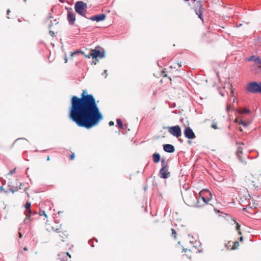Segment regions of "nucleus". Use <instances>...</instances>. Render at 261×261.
Segmentation results:
<instances>
[{
	"label": "nucleus",
	"mask_w": 261,
	"mask_h": 261,
	"mask_svg": "<svg viewBox=\"0 0 261 261\" xmlns=\"http://www.w3.org/2000/svg\"><path fill=\"white\" fill-rule=\"evenodd\" d=\"M0 191H4V189L2 186L0 187Z\"/></svg>",
	"instance_id": "de8ad7c7"
},
{
	"label": "nucleus",
	"mask_w": 261,
	"mask_h": 261,
	"mask_svg": "<svg viewBox=\"0 0 261 261\" xmlns=\"http://www.w3.org/2000/svg\"><path fill=\"white\" fill-rule=\"evenodd\" d=\"M59 237L61 238V240L63 242L65 241L64 238L63 236H61L60 234L59 235Z\"/></svg>",
	"instance_id": "79ce46f5"
},
{
	"label": "nucleus",
	"mask_w": 261,
	"mask_h": 261,
	"mask_svg": "<svg viewBox=\"0 0 261 261\" xmlns=\"http://www.w3.org/2000/svg\"><path fill=\"white\" fill-rule=\"evenodd\" d=\"M61 213H62V212H61V211H59V212H58V214H61Z\"/></svg>",
	"instance_id": "680f3d73"
},
{
	"label": "nucleus",
	"mask_w": 261,
	"mask_h": 261,
	"mask_svg": "<svg viewBox=\"0 0 261 261\" xmlns=\"http://www.w3.org/2000/svg\"><path fill=\"white\" fill-rule=\"evenodd\" d=\"M246 90L249 92L252 93H261V83L256 82H250L247 84Z\"/></svg>",
	"instance_id": "39448f33"
},
{
	"label": "nucleus",
	"mask_w": 261,
	"mask_h": 261,
	"mask_svg": "<svg viewBox=\"0 0 261 261\" xmlns=\"http://www.w3.org/2000/svg\"><path fill=\"white\" fill-rule=\"evenodd\" d=\"M87 9V5L86 3L83 1H77L75 3L74 5L75 11L79 15L86 18L85 15L86 10Z\"/></svg>",
	"instance_id": "20e7f679"
},
{
	"label": "nucleus",
	"mask_w": 261,
	"mask_h": 261,
	"mask_svg": "<svg viewBox=\"0 0 261 261\" xmlns=\"http://www.w3.org/2000/svg\"><path fill=\"white\" fill-rule=\"evenodd\" d=\"M211 127L214 129H217V124L215 122H213V123L212 124Z\"/></svg>",
	"instance_id": "72a5a7b5"
},
{
	"label": "nucleus",
	"mask_w": 261,
	"mask_h": 261,
	"mask_svg": "<svg viewBox=\"0 0 261 261\" xmlns=\"http://www.w3.org/2000/svg\"><path fill=\"white\" fill-rule=\"evenodd\" d=\"M255 58H256V56H251V57L246 59V60L248 61V62H250V61H254V62H255Z\"/></svg>",
	"instance_id": "cd10ccee"
},
{
	"label": "nucleus",
	"mask_w": 261,
	"mask_h": 261,
	"mask_svg": "<svg viewBox=\"0 0 261 261\" xmlns=\"http://www.w3.org/2000/svg\"><path fill=\"white\" fill-rule=\"evenodd\" d=\"M196 14L198 16V17L202 20V12L200 10H199L198 11H196Z\"/></svg>",
	"instance_id": "c756f323"
},
{
	"label": "nucleus",
	"mask_w": 261,
	"mask_h": 261,
	"mask_svg": "<svg viewBox=\"0 0 261 261\" xmlns=\"http://www.w3.org/2000/svg\"><path fill=\"white\" fill-rule=\"evenodd\" d=\"M74 153H72L70 155H69V159L71 160H72L74 159Z\"/></svg>",
	"instance_id": "c9c22d12"
},
{
	"label": "nucleus",
	"mask_w": 261,
	"mask_h": 261,
	"mask_svg": "<svg viewBox=\"0 0 261 261\" xmlns=\"http://www.w3.org/2000/svg\"><path fill=\"white\" fill-rule=\"evenodd\" d=\"M39 215L40 216L44 215L45 217H47V215H46L44 211H40Z\"/></svg>",
	"instance_id": "473e14b6"
},
{
	"label": "nucleus",
	"mask_w": 261,
	"mask_h": 261,
	"mask_svg": "<svg viewBox=\"0 0 261 261\" xmlns=\"http://www.w3.org/2000/svg\"><path fill=\"white\" fill-rule=\"evenodd\" d=\"M49 34L52 37H54L55 36V33L53 31H50L49 32Z\"/></svg>",
	"instance_id": "ea45409f"
},
{
	"label": "nucleus",
	"mask_w": 261,
	"mask_h": 261,
	"mask_svg": "<svg viewBox=\"0 0 261 261\" xmlns=\"http://www.w3.org/2000/svg\"><path fill=\"white\" fill-rule=\"evenodd\" d=\"M23 250H25V251H27L28 250V248L27 247H25L24 248H23Z\"/></svg>",
	"instance_id": "864d4df0"
},
{
	"label": "nucleus",
	"mask_w": 261,
	"mask_h": 261,
	"mask_svg": "<svg viewBox=\"0 0 261 261\" xmlns=\"http://www.w3.org/2000/svg\"><path fill=\"white\" fill-rule=\"evenodd\" d=\"M206 199L207 200V201H209L210 200H211L212 199V198H211V197L208 195H207V196L206 197Z\"/></svg>",
	"instance_id": "4c0bfd02"
},
{
	"label": "nucleus",
	"mask_w": 261,
	"mask_h": 261,
	"mask_svg": "<svg viewBox=\"0 0 261 261\" xmlns=\"http://www.w3.org/2000/svg\"><path fill=\"white\" fill-rule=\"evenodd\" d=\"M251 70L255 74H261V65H258L257 68L254 65Z\"/></svg>",
	"instance_id": "a211bd4d"
},
{
	"label": "nucleus",
	"mask_w": 261,
	"mask_h": 261,
	"mask_svg": "<svg viewBox=\"0 0 261 261\" xmlns=\"http://www.w3.org/2000/svg\"><path fill=\"white\" fill-rule=\"evenodd\" d=\"M242 152H243V148H242V147H239L238 149H237V154L238 155V156H239V154L240 153H242Z\"/></svg>",
	"instance_id": "2f4dec72"
},
{
	"label": "nucleus",
	"mask_w": 261,
	"mask_h": 261,
	"mask_svg": "<svg viewBox=\"0 0 261 261\" xmlns=\"http://www.w3.org/2000/svg\"><path fill=\"white\" fill-rule=\"evenodd\" d=\"M30 224V222H29V224H24V221H23V223L21 225L20 227L18 229V234L19 238L21 239L22 237L23 233L25 231V225H29Z\"/></svg>",
	"instance_id": "2eb2a0df"
},
{
	"label": "nucleus",
	"mask_w": 261,
	"mask_h": 261,
	"mask_svg": "<svg viewBox=\"0 0 261 261\" xmlns=\"http://www.w3.org/2000/svg\"><path fill=\"white\" fill-rule=\"evenodd\" d=\"M10 12V9H8L7 11V14L8 15Z\"/></svg>",
	"instance_id": "3c124183"
},
{
	"label": "nucleus",
	"mask_w": 261,
	"mask_h": 261,
	"mask_svg": "<svg viewBox=\"0 0 261 261\" xmlns=\"http://www.w3.org/2000/svg\"><path fill=\"white\" fill-rule=\"evenodd\" d=\"M184 251L186 253V254H185L186 256L190 259L191 258L192 253H191V250L186 249H184Z\"/></svg>",
	"instance_id": "aec40b11"
},
{
	"label": "nucleus",
	"mask_w": 261,
	"mask_h": 261,
	"mask_svg": "<svg viewBox=\"0 0 261 261\" xmlns=\"http://www.w3.org/2000/svg\"><path fill=\"white\" fill-rule=\"evenodd\" d=\"M234 223L236 224V230L238 231L239 234H241L242 233L240 231V225L234 220Z\"/></svg>",
	"instance_id": "a878e982"
},
{
	"label": "nucleus",
	"mask_w": 261,
	"mask_h": 261,
	"mask_svg": "<svg viewBox=\"0 0 261 261\" xmlns=\"http://www.w3.org/2000/svg\"><path fill=\"white\" fill-rule=\"evenodd\" d=\"M169 166L162 167L160 171V175L162 178H167L170 175V172L168 171Z\"/></svg>",
	"instance_id": "1a4fd4ad"
},
{
	"label": "nucleus",
	"mask_w": 261,
	"mask_h": 261,
	"mask_svg": "<svg viewBox=\"0 0 261 261\" xmlns=\"http://www.w3.org/2000/svg\"><path fill=\"white\" fill-rule=\"evenodd\" d=\"M85 57L89 59L91 57H92V52H91L88 55H85Z\"/></svg>",
	"instance_id": "e433bc0d"
},
{
	"label": "nucleus",
	"mask_w": 261,
	"mask_h": 261,
	"mask_svg": "<svg viewBox=\"0 0 261 261\" xmlns=\"http://www.w3.org/2000/svg\"><path fill=\"white\" fill-rule=\"evenodd\" d=\"M116 122L117 123L118 127L121 129H123V124L121 120V119H117Z\"/></svg>",
	"instance_id": "412c9836"
},
{
	"label": "nucleus",
	"mask_w": 261,
	"mask_h": 261,
	"mask_svg": "<svg viewBox=\"0 0 261 261\" xmlns=\"http://www.w3.org/2000/svg\"><path fill=\"white\" fill-rule=\"evenodd\" d=\"M185 137L189 139H193L196 136L192 128L190 127H186L184 130Z\"/></svg>",
	"instance_id": "9d476101"
},
{
	"label": "nucleus",
	"mask_w": 261,
	"mask_h": 261,
	"mask_svg": "<svg viewBox=\"0 0 261 261\" xmlns=\"http://www.w3.org/2000/svg\"><path fill=\"white\" fill-rule=\"evenodd\" d=\"M239 112L240 114H248L249 113V110L246 108H243V109L240 110Z\"/></svg>",
	"instance_id": "b1692460"
},
{
	"label": "nucleus",
	"mask_w": 261,
	"mask_h": 261,
	"mask_svg": "<svg viewBox=\"0 0 261 261\" xmlns=\"http://www.w3.org/2000/svg\"><path fill=\"white\" fill-rule=\"evenodd\" d=\"M162 163V167L164 166H169L167 162L166 161L165 159H163L161 161Z\"/></svg>",
	"instance_id": "c85d7f7f"
},
{
	"label": "nucleus",
	"mask_w": 261,
	"mask_h": 261,
	"mask_svg": "<svg viewBox=\"0 0 261 261\" xmlns=\"http://www.w3.org/2000/svg\"><path fill=\"white\" fill-rule=\"evenodd\" d=\"M92 240L89 241V242H88L89 244H91V243L92 242Z\"/></svg>",
	"instance_id": "13d9d810"
},
{
	"label": "nucleus",
	"mask_w": 261,
	"mask_h": 261,
	"mask_svg": "<svg viewBox=\"0 0 261 261\" xmlns=\"http://www.w3.org/2000/svg\"><path fill=\"white\" fill-rule=\"evenodd\" d=\"M127 124H125L124 125H123V129H122V131H124L127 128Z\"/></svg>",
	"instance_id": "37998d69"
},
{
	"label": "nucleus",
	"mask_w": 261,
	"mask_h": 261,
	"mask_svg": "<svg viewBox=\"0 0 261 261\" xmlns=\"http://www.w3.org/2000/svg\"><path fill=\"white\" fill-rule=\"evenodd\" d=\"M79 53H81V54H82L83 56H85V55H86V54L83 51L81 50H77L75 51H74L73 53H72L71 54V57H72L74 55H75L77 54H79Z\"/></svg>",
	"instance_id": "4be33fe9"
},
{
	"label": "nucleus",
	"mask_w": 261,
	"mask_h": 261,
	"mask_svg": "<svg viewBox=\"0 0 261 261\" xmlns=\"http://www.w3.org/2000/svg\"><path fill=\"white\" fill-rule=\"evenodd\" d=\"M15 168L13 170H10L8 173L9 175H12L13 174V173L15 172Z\"/></svg>",
	"instance_id": "58836bf2"
},
{
	"label": "nucleus",
	"mask_w": 261,
	"mask_h": 261,
	"mask_svg": "<svg viewBox=\"0 0 261 261\" xmlns=\"http://www.w3.org/2000/svg\"><path fill=\"white\" fill-rule=\"evenodd\" d=\"M69 117L78 126L88 129L98 125L103 118L93 95L86 94V90L81 98L72 97Z\"/></svg>",
	"instance_id": "f257e3e1"
},
{
	"label": "nucleus",
	"mask_w": 261,
	"mask_h": 261,
	"mask_svg": "<svg viewBox=\"0 0 261 261\" xmlns=\"http://www.w3.org/2000/svg\"><path fill=\"white\" fill-rule=\"evenodd\" d=\"M60 2H62V0H60Z\"/></svg>",
	"instance_id": "69168bd1"
},
{
	"label": "nucleus",
	"mask_w": 261,
	"mask_h": 261,
	"mask_svg": "<svg viewBox=\"0 0 261 261\" xmlns=\"http://www.w3.org/2000/svg\"><path fill=\"white\" fill-rule=\"evenodd\" d=\"M67 18L70 25H73L75 21V16L72 11H68Z\"/></svg>",
	"instance_id": "f8f14e48"
},
{
	"label": "nucleus",
	"mask_w": 261,
	"mask_h": 261,
	"mask_svg": "<svg viewBox=\"0 0 261 261\" xmlns=\"http://www.w3.org/2000/svg\"><path fill=\"white\" fill-rule=\"evenodd\" d=\"M60 2H62V0H60Z\"/></svg>",
	"instance_id": "338daca9"
},
{
	"label": "nucleus",
	"mask_w": 261,
	"mask_h": 261,
	"mask_svg": "<svg viewBox=\"0 0 261 261\" xmlns=\"http://www.w3.org/2000/svg\"><path fill=\"white\" fill-rule=\"evenodd\" d=\"M152 160L154 163H159L161 160L160 154L159 153H153L152 155Z\"/></svg>",
	"instance_id": "f3484780"
},
{
	"label": "nucleus",
	"mask_w": 261,
	"mask_h": 261,
	"mask_svg": "<svg viewBox=\"0 0 261 261\" xmlns=\"http://www.w3.org/2000/svg\"><path fill=\"white\" fill-rule=\"evenodd\" d=\"M171 236L175 240H177V233H176V231L174 228L171 229Z\"/></svg>",
	"instance_id": "6ab92c4d"
},
{
	"label": "nucleus",
	"mask_w": 261,
	"mask_h": 261,
	"mask_svg": "<svg viewBox=\"0 0 261 261\" xmlns=\"http://www.w3.org/2000/svg\"><path fill=\"white\" fill-rule=\"evenodd\" d=\"M167 129L171 135L176 138H179L181 136V128L179 125L168 126Z\"/></svg>",
	"instance_id": "0eeeda50"
},
{
	"label": "nucleus",
	"mask_w": 261,
	"mask_h": 261,
	"mask_svg": "<svg viewBox=\"0 0 261 261\" xmlns=\"http://www.w3.org/2000/svg\"><path fill=\"white\" fill-rule=\"evenodd\" d=\"M22 139H23V140H26L25 138H18V139H16V140L15 141V142H17V141H18V140H22Z\"/></svg>",
	"instance_id": "a18cd8bd"
},
{
	"label": "nucleus",
	"mask_w": 261,
	"mask_h": 261,
	"mask_svg": "<svg viewBox=\"0 0 261 261\" xmlns=\"http://www.w3.org/2000/svg\"><path fill=\"white\" fill-rule=\"evenodd\" d=\"M170 81H171V82H172V79H171V78H170ZM171 84H172V82H171Z\"/></svg>",
	"instance_id": "052dcab7"
},
{
	"label": "nucleus",
	"mask_w": 261,
	"mask_h": 261,
	"mask_svg": "<svg viewBox=\"0 0 261 261\" xmlns=\"http://www.w3.org/2000/svg\"><path fill=\"white\" fill-rule=\"evenodd\" d=\"M24 2H26V1H27V0H24Z\"/></svg>",
	"instance_id": "774afa93"
},
{
	"label": "nucleus",
	"mask_w": 261,
	"mask_h": 261,
	"mask_svg": "<svg viewBox=\"0 0 261 261\" xmlns=\"http://www.w3.org/2000/svg\"><path fill=\"white\" fill-rule=\"evenodd\" d=\"M109 125L110 126H113L114 125V122L112 121H110L109 122Z\"/></svg>",
	"instance_id": "a19ab883"
},
{
	"label": "nucleus",
	"mask_w": 261,
	"mask_h": 261,
	"mask_svg": "<svg viewBox=\"0 0 261 261\" xmlns=\"http://www.w3.org/2000/svg\"><path fill=\"white\" fill-rule=\"evenodd\" d=\"M51 24H50L49 25V28L51 27Z\"/></svg>",
	"instance_id": "e2e57ef3"
},
{
	"label": "nucleus",
	"mask_w": 261,
	"mask_h": 261,
	"mask_svg": "<svg viewBox=\"0 0 261 261\" xmlns=\"http://www.w3.org/2000/svg\"><path fill=\"white\" fill-rule=\"evenodd\" d=\"M179 78V77L175 76V77H173V80H178Z\"/></svg>",
	"instance_id": "8fccbe9b"
},
{
	"label": "nucleus",
	"mask_w": 261,
	"mask_h": 261,
	"mask_svg": "<svg viewBox=\"0 0 261 261\" xmlns=\"http://www.w3.org/2000/svg\"><path fill=\"white\" fill-rule=\"evenodd\" d=\"M92 52V57L93 59L103 58L105 57V52L103 48L99 46H97L95 49L91 50Z\"/></svg>",
	"instance_id": "423d86ee"
},
{
	"label": "nucleus",
	"mask_w": 261,
	"mask_h": 261,
	"mask_svg": "<svg viewBox=\"0 0 261 261\" xmlns=\"http://www.w3.org/2000/svg\"><path fill=\"white\" fill-rule=\"evenodd\" d=\"M253 186L255 188H261V175L257 176V178H255L252 181Z\"/></svg>",
	"instance_id": "4468645a"
},
{
	"label": "nucleus",
	"mask_w": 261,
	"mask_h": 261,
	"mask_svg": "<svg viewBox=\"0 0 261 261\" xmlns=\"http://www.w3.org/2000/svg\"><path fill=\"white\" fill-rule=\"evenodd\" d=\"M254 62L256 64L260 65H261V57L256 56Z\"/></svg>",
	"instance_id": "5701e85b"
},
{
	"label": "nucleus",
	"mask_w": 261,
	"mask_h": 261,
	"mask_svg": "<svg viewBox=\"0 0 261 261\" xmlns=\"http://www.w3.org/2000/svg\"><path fill=\"white\" fill-rule=\"evenodd\" d=\"M185 202L190 206H196L199 207L202 206L200 204L199 200L197 201V197L193 191L186 192L183 196Z\"/></svg>",
	"instance_id": "f03ea898"
},
{
	"label": "nucleus",
	"mask_w": 261,
	"mask_h": 261,
	"mask_svg": "<svg viewBox=\"0 0 261 261\" xmlns=\"http://www.w3.org/2000/svg\"><path fill=\"white\" fill-rule=\"evenodd\" d=\"M49 160H50L49 156H48L47 157L46 160H47V161H49Z\"/></svg>",
	"instance_id": "6e6d98bb"
},
{
	"label": "nucleus",
	"mask_w": 261,
	"mask_h": 261,
	"mask_svg": "<svg viewBox=\"0 0 261 261\" xmlns=\"http://www.w3.org/2000/svg\"><path fill=\"white\" fill-rule=\"evenodd\" d=\"M22 185V184H20V187L19 188H17V187H16L15 188H14V187L13 188H10L9 190L10 191H11L12 193H14L15 191H18L19 189H21V186Z\"/></svg>",
	"instance_id": "393cba45"
},
{
	"label": "nucleus",
	"mask_w": 261,
	"mask_h": 261,
	"mask_svg": "<svg viewBox=\"0 0 261 261\" xmlns=\"http://www.w3.org/2000/svg\"><path fill=\"white\" fill-rule=\"evenodd\" d=\"M214 210L216 212H217V213H219V212H220V211H219V210H217L216 208H214Z\"/></svg>",
	"instance_id": "603ef678"
},
{
	"label": "nucleus",
	"mask_w": 261,
	"mask_h": 261,
	"mask_svg": "<svg viewBox=\"0 0 261 261\" xmlns=\"http://www.w3.org/2000/svg\"><path fill=\"white\" fill-rule=\"evenodd\" d=\"M91 246L92 247H94V245H93V243L91 244Z\"/></svg>",
	"instance_id": "bf43d9fd"
},
{
	"label": "nucleus",
	"mask_w": 261,
	"mask_h": 261,
	"mask_svg": "<svg viewBox=\"0 0 261 261\" xmlns=\"http://www.w3.org/2000/svg\"><path fill=\"white\" fill-rule=\"evenodd\" d=\"M59 259L61 261H69L68 258H70L71 256L68 252H62L58 254Z\"/></svg>",
	"instance_id": "ddd939ff"
},
{
	"label": "nucleus",
	"mask_w": 261,
	"mask_h": 261,
	"mask_svg": "<svg viewBox=\"0 0 261 261\" xmlns=\"http://www.w3.org/2000/svg\"><path fill=\"white\" fill-rule=\"evenodd\" d=\"M236 122H238L239 123V124H241L242 125H243L244 126H247V123H246L245 121L242 120H240L239 121H238V119H236Z\"/></svg>",
	"instance_id": "bb28decb"
},
{
	"label": "nucleus",
	"mask_w": 261,
	"mask_h": 261,
	"mask_svg": "<svg viewBox=\"0 0 261 261\" xmlns=\"http://www.w3.org/2000/svg\"><path fill=\"white\" fill-rule=\"evenodd\" d=\"M177 64L179 66V67L181 66V62H180V63L178 62Z\"/></svg>",
	"instance_id": "09e8293b"
},
{
	"label": "nucleus",
	"mask_w": 261,
	"mask_h": 261,
	"mask_svg": "<svg viewBox=\"0 0 261 261\" xmlns=\"http://www.w3.org/2000/svg\"><path fill=\"white\" fill-rule=\"evenodd\" d=\"M106 17V15L105 14H100L98 15H95L91 16L88 19H90L92 21H96L97 22H99L101 21H103Z\"/></svg>",
	"instance_id": "9b49d317"
},
{
	"label": "nucleus",
	"mask_w": 261,
	"mask_h": 261,
	"mask_svg": "<svg viewBox=\"0 0 261 261\" xmlns=\"http://www.w3.org/2000/svg\"><path fill=\"white\" fill-rule=\"evenodd\" d=\"M64 61H65V63H67V61H68V59H67V57L66 56H65V57H64Z\"/></svg>",
	"instance_id": "c03bdc74"
},
{
	"label": "nucleus",
	"mask_w": 261,
	"mask_h": 261,
	"mask_svg": "<svg viewBox=\"0 0 261 261\" xmlns=\"http://www.w3.org/2000/svg\"><path fill=\"white\" fill-rule=\"evenodd\" d=\"M31 207V202L27 201L24 205V207L25 208L24 214L26 216L24 220V224H29V222H31L33 220L34 218L33 217L34 216L37 215V213L36 212L32 211Z\"/></svg>",
	"instance_id": "7ed1b4c3"
},
{
	"label": "nucleus",
	"mask_w": 261,
	"mask_h": 261,
	"mask_svg": "<svg viewBox=\"0 0 261 261\" xmlns=\"http://www.w3.org/2000/svg\"><path fill=\"white\" fill-rule=\"evenodd\" d=\"M207 195H208L211 198H212V195L211 192L208 190H203L199 192V199H201L205 204H207V201L206 199Z\"/></svg>",
	"instance_id": "6e6552de"
},
{
	"label": "nucleus",
	"mask_w": 261,
	"mask_h": 261,
	"mask_svg": "<svg viewBox=\"0 0 261 261\" xmlns=\"http://www.w3.org/2000/svg\"><path fill=\"white\" fill-rule=\"evenodd\" d=\"M243 238L242 237H240V241H243Z\"/></svg>",
	"instance_id": "4d7b16f0"
},
{
	"label": "nucleus",
	"mask_w": 261,
	"mask_h": 261,
	"mask_svg": "<svg viewBox=\"0 0 261 261\" xmlns=\"http://www.w3.org/2000/svg\"><path fill=\"white\" fill-rule=\"evenodd\" d=\"M240 131H242V129L240 128Z\"/></svg>",
	"instance_id": "0e129e2a"
},
{
	"label": "nucleus",
	"mask_w": 261,
	"mask_h": 261,
	"mask_svg": "<svg viewBox=\"0 0 261 261\" xmlns=\"http://www.w3.org/2000/svg\"><path fill=\"white\" fill-rule=\"evenodd\" d=\"M239 246V242L236 241V242H234L233 243V246L232 247V249H236L238 248Z\"/></svg>",
	"instance_id": "7c9ffc66"
},
{
	"label": "nucleus",
	"mask_w": 261,
	"mask_h": 261,
	"mask_svg": "<svg viewBox=\"0 0 261 261\" xmlns=\"http://www.w3.org/2000/svg\"><path fill=\"white\" fill-rule=\"evenodd\" d=\"M52 229L56 232H58L59 229L58 228H56V229H54V227H52Z\"/></svg>",
	"instance_id": "49530a36"
},
{
	"label": "nucleus",
	"mask_w": 261,
	"mask_h": 261,
	"mask_svg": "<svg viewBox=\"0 0 261 261\" xmlns=\"http://www.w3.org/2000/svg\"><path fill=\"white\" fill-rule=\"evenodd\" d=\"M163 148L165 151L169 153H172L174 152V147L171 144H165L163 146Z\"/></svg>",
	"instance_id": "dca6fc26"
},
{
	"label": "nucleus",
	"mask_w": 261,
	"mask_h": 261,
	"mask_svg": "<svg viewBox=\"0 0 261 261\" xmlns=\"http://www.w3.org/2000/svg\"><path fill=\"white\" fill-rule=\"evenodd\" d=\"M102 75H105V78H106L108 76V73L107 70H104L103 72L101 74Z\"/></svg>",
	"instance_id": "f704fd0d"
},
{
	"label": "nucleus",
	"mask_w": 261,
	"mask_h": 261,
	"mask_svg": "<svg viewBox=\"0 0 261 261\" xmlns=\"http://www.w3.org/2000/svg\"><path fill=\"white\" fill-rule=\"evenodd\" d=\"M207 35H208V37H210V35H211V33H210V32H208V31H207Z\"/></svg>",
	"instance_id": "5fc2aeb1"
}]
</instances>
